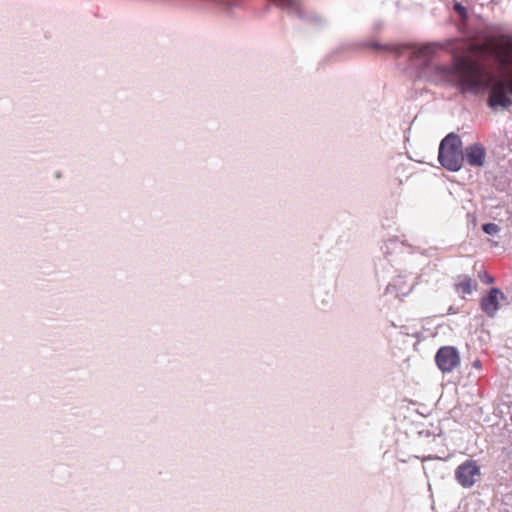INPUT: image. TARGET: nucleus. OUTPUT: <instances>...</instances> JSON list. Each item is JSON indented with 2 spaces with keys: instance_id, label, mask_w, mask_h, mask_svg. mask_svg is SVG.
I'll return each mask as SVG.
<instances>
[{
  "instance_id": "obj_1",
  "label": "nucleus",
  "mask_w": 512,
  "mask_h": 512,
  "mask_svg": "<svg viewBox=\"0 0 512 512\" xmlns=\"http://www.w3.org/2000/svg\"><path fill=\"white\" fill-rule=\"evenodd\" d=\"M448 74L462 92L477 93L490 88L488 105L508 109L512 106V74L496 79L486 66L470 55L454 53Z\"/></svg>"
},
{
  "instance_id": "obj_2",
  "label": "nucleus",
  "mask_w": 512,
  "mask_h": 512,
  "mask_svg": "<svg viewBox=\"0 0 512 512\" xmlns=\"http://www.w3.org/2000/svg\"><path fill=\"white\" fill-rule=\"evenodd\" d=\"M467 51L475 54L492 56L499 72L512 68V37L498 35L487 37L482 43H470Z\"/></svg>"
},
{
  "instance_id": "obj_3",
  "label": "nucleus",
  "mask_w": 512,
  "mask_h": 512,
  "mask_svg": "<svg viewBox=\"0 0 512 512\" xmlns=\"http://www.w3.org/2000/svg\"><path fill=\"white\" fill-rule=\"evenodd\" d=\"M439 162L450 171H458L464 160L462 141L456 134L447 135L440 143Z\"/></svg>"
},
{
  "instance_id": "obj_4",
  "label": "nucleus",
  "mask_w": 512,
  "mask_h": 512,
  "mask_svg": "<svg viewBox=\"0 0 512 512\" xmlns=\"http://www.w3.org/2000/svg\"><path fill=\"white\" fill-rule=\"evenodd\" d=\"M480 477V467L475 460H466L455 470V479L464 488L472 487Z\"/></svg>"
},
{
  "instance_id": "obj_5",
  "label": "nucleus",
  "mask_w": 512,
  "mask_h": 512,
  "mask_svg": "<svg viewBox=\"0 0 512 512\" xmlns=\"http://www.w3.org/2000/svg\"><path fill=\"white\" fill-rule=\"evenodd\" d=\"M435 361L443 373H450L460 365V355L455 347L443 346L437 351Z\"/></svg>"
},
{
  "instance_id": "obj_6",
  "label": "nucleus",
  "mask_w": 512,
  "mask_h": 512,
  "mask_svg": "<svg viewBox=\"0 0 512 512\" xmlns=\"http://www.w3.org/2000/svg\"><path fill=\"white\" fill-rule=\"evenodd\" d=\"M505 295L498 288H492L489 293L481 299L482 310L490 317H493L500 307V300H505Z\"/></svg>"
},
{
  "instance_id": "obj_7",
  "label": "nucleus",
  "mask_w": 512,
  "mask_h": 512,
  "mask_svg": "<svg viewBox=\"0 0 512 512\" xmlns=\"http://www.w3.org/2000/svg\"><path fill=\"white\" fill-rule=\"evenodd\" d=\"M463 155L469 165L481 167L485 162L486 151L481 144L475 143L466 147Z\"/></svg>"
},
{
  "instance_id": "obj_8",
  "label": "nucleus",
  "mask_w": 512,
  "mask_h": 512,
  "mask_svg": "<svg viewBox=\"0 0 512 512\" xmlns=\"http://www.w3.org/2000/svg\"><path fill=\"white\" fill-rule=\"evenodd\" d=\"M367 48H372L378 53L381 54H394L396 56L400 55L404 49H409V45H400V44H381L376 41H371L365 43Z\"/></svg>"
},
{
  "instance_id": "obj_9",
  "label": "nucleus",
  "mask_w": 512,
  "mask_h": 512,
  "mask_svg": "<svg viewBox=\"0 0 512 512\" xmlns=\"http://www.w3.org/2000/svg\"><path fill=\"white\" fill-rule=\"evenodd\" d=\"M454 287L457 293L465 295L471 294L477 284L469 276L461 275L457 277Z\"/></svg>"
},
{
  "instance_id": "obj_10",
  "label": "nucleus",
  "mask_w": 512,
  "mask_h": 512,
  "mask_svg": "<svg viewBox=\"0 0 512 512\" xmlns=\"http://www.w3.org/2000/svg\"><path fill=\"white\" fill-rule=\"evenodd\" d=\"M441 48L442 46L439 44H426L415 49L413 52V57L428 61Z\"/></svg>"
},
{
  "instance_id": "obj_11",
  "label": "nucleus",
  "mask_w": 512,
  "mask_h": 512,
  "mask_svg": "<svg viewBox=\"0 0 512 512\" xmlns=\"http://www.w3.org/2000/svg\"><path fill=\"white\" fill-rule=\"evenodd\" d=\"M483 231L489 235H495L500 231V228L495 223H486L482 226Z\"/></svg>"
},
{
  "instance_id": "obj_12",
  "label": "nucleus",
  "mask_w": 512,
  "mask_h": 512,
  "mask_svg": "<svg viewBox=\"0 0 512 512\" xmlns=\"http://www.w3.org/2000/svg\"><path fill=\"white\" fill-rule=\"evenodd\" d=\"M454 9H455V11H456L459 15H461L463 18H466V17H467V10H466V8H465L464 6H462L461 4L456 3V4L454 5Z\"/></svg>"
},
{
  "instance_id": "obj_13",
  "label": "nucleus",
  "mask_w": 512,
  "mask_h": 512,
  "mask_svg": "<svg viewBox=\"0 0 512 512\" xmlns=\"http://www.w3.org/2000/svg\"><path fill=\"white\" fill-rule=\"evenodd\" d=\"M275 5L285 9L288 5V0H272Z\"/></svg>"
},
{
  "instance_id": "obj_14",
  "label": "nucleus",
  "mask_w": 512,
  "mask_h": 512,
  "mask_svg": "<svg viewBox=\"0 0 512 512\" xmlns=\"http://www.w3.org/2000/svg\"><path fill=\"white\" fill-rule=\"evenodd\" d=\"M481 280L486 284H491L494 281V278L490 276L489 274L485 273L483 277H481Z\"/></svg>"
},
{
  "instance_id": "obj_15",
  "label": "nucleus",
  "mask_w": 512,
  "mask_h": 512,
  "mask_svg": "<svg viewBox=\"0 0 512 512\" xmlns=\"http://www.w3.org/2000/svg\"><path fill=\"white\" fill-rule=\"evenodd\" d=\"M473 366H474L475 368H477V369H480V368H481V363H480V361H479V360H475V361L473 362Z\"/></svg>"
},
{
  "instance_id": "obj_16",
  "label": "nucleus",
  "mask_w": 512,
  "mask_h": 512,
  "mask_svg": "<svg viewBox=\"0 0 512 512\" xmlns=\"http://www.w3.org/2000/svg\"><path fill=\"white\" fill-rule=\"evenodd\" d=\"M289 5H290V10L292 9V2L290 1L289 2Z\"/></svg>"
}]
</instances>
